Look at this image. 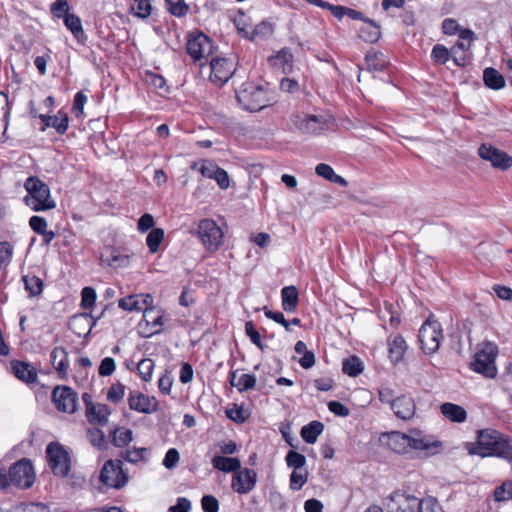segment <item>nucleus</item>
Masks as SVG:
<instances>
[{
    "mask_svg": "<svg viewBox=\"0 0 512 512\" xmlns=\"http://www.w3.org/2000/svg\"><path fill=\"white\" fill-rule=\"evenodd\" d=\"M25 289L28 291L31 297L38 296L42 293L43 282L35 275H25L23 277Z\"/></svg>",
    "mask_w": 512,
    "mask_h": 512,
    "instance_id": "37998d69",
    "label": "nucleus"
},
{
    "mask_svg": "<svg viewBox=\"0 0 512 512\" xmlns=\"http://www.w3.org/2000/svg\"><path fill=\"white\" fill-rule=\"evenodd\" d=\"M497 347L492 343L485 344L475 354L474 361L471 363L472 369L485 377L494 378L497 374L495 358Z\"/></svg>",
    "mask_w": 512,
    "mask_h": 512,
    "instance_id": "0eeeda50",
    "label": "nucleus"
},
{
    "mask_svg": "<svg viewBox=\"0 0 512 512\" xmlns=\"http://www.w3.org/2000/svg\"><path fill=\"white\" fill-rule=\"evenodd\" d=\"M63 18L65 26L68 30L71 31L75 38L79 40L81 37L84 36L82 22L77 15L72 13H66V15Z\"/></svg>",
    "mask_w": 512,
    "mask_h": 512,
    "instance_id": "58836bf2",
    "label": "nucleus"
},
{
    "mask_svg": "<svg viewBox=\"0 0 512 512\" xmlns=\"http://www.w3.org/2000/svg\"><path fill=\"white\" fill-rule=\"evenodd\" d=\"M257 473L250 468L239 469L232 475L231 488L238 494H248L256 486Z\"/></svg>",
    "mask_w": 512,
    "mask_h": 512,
    "instance_id": "ddd939ff",
    "label": "nucleus"
},
{
    "mask_svg": "<svg viewBox=\"0 0 512 512\" xmlns=\"http://www.w3.org/2000/svg\"><path fill=\"white\" fill-rule=\"evenodd\" d=\"M294 123L299 130L309 134L323 130L326 124L324 117L310 114L297 115Z\"/></svg>",
    "mask_w": 512,
    "mask_h": 512,
    "instance_id": "4be33fe9",
    "label": "nucleus"
},
{
    "mask_svg": "<svg viewBox=\"0 0 512 512\" xmlns=\"http://www.w3.org/2000/svg\"><path fill=\"white\" fill-rule=\"evenodd\" d=\"M87 96L82 91H79L74 96V101L72 105V111L76 117L80 118L84 115V106L87 103Z\"/></svg>",
    "mask_w": 512,
    "mask_h": 512,
    "instance_id": "864d4df0",
    "label": "nucleus"
},
{
    "mask_svg": "<svg viewBox=\"0 0 512 512\" xmlns=\"http://www.w3.org/2000/svg\"><path fill=\"white\" fill-rule=\"evenodd\" d=\"M323 430V423L315 420L303 426L300 435L306 443L313 444L317 441L318 436L323 432Z\"/></svg>",
    "mask_w": 512,
    "mask_h": 512,
    "instance_id": "f704fd0d",
    "label": "nucleus"
},
{
    "mask_svg": "<svg viewBox=\"0 0 512 512\" xmlns=\"http://www.w3.org/2000/svg\"><path fill=\"white\" fill-rule=\"evenodd\" d=\"M366 64L371 71H381L388 64L387 57L382 53L375 50H369L365 57Z\"/></svg>",
    "mask_w": 512,
    "mask_h": 512,
    "instance_id": "e433bc0d",
    "label": "nucleus"
},
{
    "mask_svg": "<svg viewBox=\"0 0 512 512\" xmlns=\"http://www.w3.org/2000/svg\"><path fill=\"white\" fill-rule=\"evenodd\" d=\"M195 234L208 252L217 251L223 244L224 233L212 219H201L197 224Z\"/></svg>",
    "mask_w": 512,
    "mask_h": 512,
    "instance_id": "7ed1b4c3",
    "label": "nucleus"
},
{
    "mask_svg": "<svg viewBox=\"0 0 512 512\" xmlns=\"http://www.w3.org/2000/svg\"><path fill=\"white\" fill-rule=\"evenodd\" d=\"M270 64L281 70L283 73L288 74L293 68V55L287 49H282L277 55L269 58Z\"/></svg>",
    "mask_w": 512,
    "mask_h": 512,
    "instance_id": "cd10ccee",
    "label": "nucleus"
},
{
    "mask_svg": "<svg viewBox=\"0 0 512 512\" xmlns=\"http://www.w3.org/2000/svg\"><path fill=\"white\" fill-rule=\"evenodd\" d=\"M394 415L402 421H411L417 411L414 399L407 395L397 396L390 407Z\"/></svg>",
    "mask_w": 512,
    "mask_h": 512,
    "instance_id": "a211bd4d",
    "label": "nucleus"
},
{
    "mask_svg": "<svg viewBox=\"0 0 512 512\" xmlns=\"http://www.w3.org/2000/svg\"><path fill=\"white\" fill-rule=\"evenodd\" d=\"M116 368L115 360L112 357H105L99 366L101 376H110Z\"/></svg>",
    "mask_w": 512,
    "mask_h": 512,
    "instance_id": "69168bd1",
    "label": "nucleus"
},
{
    "mask_svg": "<svg viewBox=\"0 0 512 512\" xmlns=\"http://www.w3.org/2000/svg\"><path fill=\"white\" fill-rule=\"evenodd\" d=\"M389 357L392 362H399L407 349L406 341L401 335H395L388 340Z\"/></svg>",
    "mask_w": 512,
    "mask_h": 512,
    "instance_id": "7c9ffc66",
    "label": "nucleus"
},
{
    "mask_svg": "<svg viewBox=\"0 0 512 512\" xmlns=\"http://www.w3.org/2000/svg\"><path fill=\"white\" fill-rule=\"evenodd\" d=\"M9 477L15 486L31 487L35 481V473L30 460L24 458L14 463L9 469Z\"/></svg>",
    "mask_w": 512,
    "mask_h": 512,
    "instance_id": "9d476101",
    "label": "nucleus"
},
{
    "mask_svg": "<svg viewBox=\"0 0 512 512\" xmlns=\"http://www.w3.org/2000/svg\"><path fill=\"white\" fill-rule=\"evenodd\" d=\"M472 455L481 457H500L512 461L511 440L494 429H483L478 432L477 445L469 449Z\"/></svg>",
    "mask_w": 512,
    "mask_h": 512,
    "instance_id": "f257e3e1",
    "label": "nucleus"
},
{
    "mask_svg": "<svg viewBox=\"0 0 512 512\" xmlns=\"http://www.w3.org/2000/svg\"><path fill=\"white\" fill-rule=\"evenodd\" d=\"M381 441L392 451L399 454H407L410 452L409 435L392 431L390 433L382 434Z\"/></svg>",
    "mask_w": 512,
    "mask_h": 512,
    "instance_id": "6ab92c4d",
    "label": "nucleus"
},
{
    "mask_svg": "<svg viewBox=\"0 0 512 512\" xmlns=\"http://www.w3.org/2000/svg\"><path fill=\"white\" fill-rule=\"evenodd\" d=\"M431 58L437 64H445L452 58L451 49L448 50L444 45L436 44L432 49Z\"/></svg>",
    "mask_w": 512,
    "mask_h": 512,
    "instance_id": "49530a36",
    "label": "nucleus"
},
{
    "mask_svg": "<svg viewBox=\"0 0 512 512\" xmlns=\"http://www.w3.org/2000/svg\"><path fill=\"white\" fill-rule=\"evenodd\" d=\"M282 307L287 312H294L297 309L299 293L295 286H286L281 290Z\"/></svg>",
    "mask_w": 512,
    "mask_h": 512,
    "instance_id": "473e14b6",
    "label": "nucleus"
},
{
    "mask_svg": "<svg viewBox=\"0 0 512 512\" xmlns=\"http://www.w3.org/2000/svg\"><path fill=\"white\" fill-rule=\"evenodd\" d=\"M128 405L131 410L143 414H152L158 409V401L137 390H131L128 395Z\"/></svg>",
    "mask_w": 512,
    "mask_h": 512,
    "instance_id": "dca6fc26",
    "label": "nucleus"
},
{
    "mask_svg": "<svg viewBox=\"0 0 512 512\" xmlns=\"http://www.w3.org/2000/svg\"><path fill=\"white\" fill-rule=\"evenodd\" d=\"M309 472L308 469L292 470L289 479L290 489L293 491L300 490L308 481Z\"/></svg>",
    "mask_w": 512,
    "mask_h": 512,
    "instance_id": "ea45409f",
    "label": "nucleus"
},
{
    "mask_svg": "<svg viewBox=\"0 0 512 512\" xmlns=\"http://www.w3.org/2000/svg\"><path fill=\"white\" fill-rule=\"evenodd\" d=\"M101 263L112 268L125 267L129 263L128 256L121 254L116 248L106 246L103 248L100 255Z\"/></svg>",
    "mask_w": 512,
    "mask_h": 512,
    "instance_id": "5701e85b",
    "label": "nucleus"
},
{
    "mask_svg": "<svg viewBox=\"0 0 512 512\" xmlns=\"http://www.w3.org/2000/svg\"><path fill=\"white\" fill-rule=\"evenodd\" d=\"M286 464L292 470H301L307 468L306 458L303 454L290 450L285 457Z\"/></svg>",
    "mask_w": 512,
    "mask_h": 512,
    "instance_id": "a18cd8bd",
    "label": "nucleus"
},
{
    "mask_svg": "<svg viewBox=\"0 0 512 512\" xmlns=\"http://www.w3.org/2000/svg\"><path fill=\"white\" fill-rule=\"evenodd\" d=\"M420 505L416 496L400 491L391 494L386 504L388 512H418Z\"/></svg>",
    "mask_w": 512,
    "mask_h": 512,
    "instance_id": "9b49d317",
    "label": "nucleus"
},
{
    "mask_svg": "<svg viewBox=\"0 0 512 512\" xmlns=\"http://www.w3.org/2000/svg\"><path fill=\"white\" fill-rule=\"evenodd\" d=\"M111 414L110 408L105 404H95L88 406L87 416L89 422L105 425L108 422V417Z\"/></svg>",
    "mask_w": 512,
    "mask_h": 512,
    "instance_id": "2f4dec72",
    "label": "nucleus"
},
{
    "mask_svg": "<svg viewBox=\"0 0 512 512\" xmlns=\"http://www.w3.org/2000/svg\"><path fill=\"white\" fill-rule=\"evenodd\" d=\"M52 400L56 408L65 413H74L77 409V394L67 386H58L52 392Z\"/></svg>",
    "mask_w": 512,
    "mask_h": 512,
    "instance_id": "4468645a",
    "label": "nucleus"
},
{
    "mask_svg": "<svg viewBox=\"0 0 512 512\" xmlns=\"http://www.w3.org/2000/svg\"><path fill=\"white\" fill-rule=\"evenodd\" d=\"M378 397L381 403L388 404L391 407L397 396H395L393 389L382 387L378 390Z\"/></svg>",
    "mask_w": 512,
    "mask_h": 512,
    "instance_id": "774afa93",
    "label": "nucleus"
},
{
    "mask_svg": "<svg viewBox=\"0 0 512 512\" xmlns=\"http://www.w3.org/2000/svg\"><path fill=\"white\" fill-rule=\"evenodd\" d=\"M442 338L440 323L434 317H428L419 330V341L422 350L426 354L435 353L440 347Z\"/></svg>",
    "mask_w": 512,
    "mask_h": 512,
    "instance_id": "39448f33",
    "label": "nucleus"
},
{
    "mask_svg": "<svg viewBox=\"0 0 512 512\" xmlns=\"http://www.w3.org/2000/svg\"><path fill=\"white\" fill-rule=\"evenodd\" d=\"M24 188L27 191L24 202L33 211H47L56 207L55 201L50 196L48 185L39 178L28 177Z\"/></svg>",
    "mask_w": 512,
    "mask_h": 512,
    "instance_id": "f03ea898",
    "label": "nucleus"
},
{
    "mask_svg": "<svg viewBox=\"0 0 512 512\" xmlns=\"http://www.w3.org/2000/svg\"><path fill=\"white\" fill-rule=\"evenodd\" d=\"M212 466L222 472L235 473L241 468V462L236 457L214 456L211 460Z\"/></svg>",
    "mask_w": 512,
    "mask_h": 512,
    "instance_id": "c756f323",
    "label": "nucleus"
},
{
    "mask_svg": "<svg viewBox=\"0 0 512 512\" xmlns=\"http://www.w3.org/2000/svg\"><path fill=\"white\" fill-rule=\"evenodd\" d=\"M151 4L150 0H134V3L131 7L132 12L135 16L139 18H147L151 14Z\"/></svg>",
    "mask_w": 512,
    "mask_h": 512,
    "instance_id": "09e8293b",
    "label": "nucleus"
},
{
    "mask_svg": "<svg viewBox=\"0 0 512 512\" xmlns=\"http://www.w3.org/2000/svg\"><path fill=\"white\" fill-rule=\"evenodd\" d=\"M478 154L483 160L490 162L494 168L507 170L512 166V157L492 145L482 144Z\"/></svg>",
    "mask_w": 512,
    "mask_h": 512,
    "instance_id": "f8f14e48",
    "label": "nucleus"
},
{
    "mask_svg": "<svg viewBox=\"0 0 512 512\" xmlns=\"http://www.w3.org/2000/svg\"><path fill=\"white\" fill-rule=\"evenodd\" d=\"M238 103L248 111H259L267 105L266 91L253 83H247L236 94Z\"/></svg>",
    "mask_w": 512,
    "mask_h": 512,
    "instance_id": "20e7f679",
    "label": "nucleus"
},
{
    "mask_svg": "<svg viewBox=\"0 0 512 512\" xmlns=\"http://www.w3.org/2000/svg\"><path fill=\"white\" fill-rule=\"evenodd\" d=\"M133 440V433L130 429L116 428L112 432V443L116 447H124Z\"/></svg>",
    "mask_w": 512,
    "mask_h": 512,
    "instance_id": "a19ab883",
    "label": "nucleus"
},
{
    "mask_svg": "<svg viewBox=\"0 0 512 512\" xmlns=\"http://www.w3.org/2000/svg\"><path fill=\"white\" fill-rule=\"evenodd\" d=\"M153 298L150 294H133L119 300L118 306L125 311L143 312L152 306Z\"/></svg>",
    "mask_w": 512,
    "mask_h": 512,
    "instance_id": "aec40b11",
    "label": "nucleus"
},
{
    "mask_svg": "<svg viewBox=\"0 0 512 512\" xmlns=\"http://www.w3.org/2000/svg\"><path fill=\"white\" fill-rule=\"evenodd\" d=\"M476 39L477 37L471 29L465 28L460 30L459 40L451 47L452 60L457 66H465L466 56L464 52L470 49Z\"/></svg>",
    "mask_w": 512,
    "mask_h": 512,
    "instance_id": "2eb2a0df",
    "label": "nucleus"
},
{
    "mask_svg": "<svg viewBox=\"0 0 512 512\" xmlns=\"http://www.w3.org/2000/svg\"><path fill=\"white\" fill-rule=\"evenodd\" d=\"M147 449L146 448H132L129 450H126L122 456L123 458L131 463H137L139 461L144 460L146 456Z\"/></svg>",
    "mask_w": 512,
    "mask_h": 512,
    "instance_id": "5fc2aeb1",
    "label": "nucleus"
},
{
    "mask_svg": "<svg viewBox=\"0 0 512 512\" xmlns=\"http://www.w3.org/2000/svg\"><path fill=\"white\" fill-rule=\"evenodd\" d=\"M153 369L154 361L150 358L142 359L137 365L140 377L146 382L151 380Z\"/></svg>",
    "mask_w": 512,
    "mask_h": 512,
    "instance_id": "8fccbe9b",
    "label": "nucleus"
},
{
    "mask_svg": "<svg viewBox=\"0 0 512 512\" xmlns=\"http://www.w3.org/2000/svg\"><path fill=\"white\" fill-rule=\"evenodd\" d=\"M125 395V386L121 383L113 384L107 393V399L111 402H120Z\"/></svg>",
    "mask_w": 512,
    "mask_h": 512,
    "instance_id": "4d7b16f0",
    "label": "nucleus"
},
{
    "mask_svg": "<svg viewBox=\"0 0 512 512\" xmlns=\"http://www.w3.org/2000/svg\"><path fill=\"white\" fill-rule=\"evenodd\" d=\"M245 332L253 344H255L259 349L264 350V345L261 341L260 333L255 330L252 321L246 322Z\"/></svg>",
    "mask_w": 512,
    "mask_h": 512,
    "instance_id": "13d9d810",
    "label": "nucleus"
},
{
    "mask_svg": "<svg viewBox=\"0 0 512 512\" xmlns=\"http://www.w3.org/2000/svg\"><path fill=\"white\" fill-rule=\"evenodd\" d=\"M230 383L233 387H236L239 392H243L252 389L256 385V377L252 374H240L232 372L230 374Z\"/></svg>",
    "mask_w": 512,
    "mask_h": 512,
    "instance_id": "72a5a7b5",
    "label": "nucleus"
},
{
    "mask_svg": "<svg viewBox=\"0 0 512 512\" xmlns=\"http://www.w3.org/2000/svg\"><path fill=\"white\" fill-rule=\"evenodd\" d=\"M143 322L149 329V335L157 334L162 330L163 315L160 311H155L152 306L147 308L143 313Z\"/></svg>",
    "mask_w": 512,
    "mask_h": 512,
    "instance_id": "c85d7f7f",
    "label": "nucleus"
},
{
    "mask_svg": "<svg viewBox=\"0 0 512 512\" xmlns=\"http://www.w3.org/2000/svg\"><path fill=\"white\" fill-rule=\"evenodd\" d=\"M11 366L13 373L19 380L28 384L37 381V372L30 364L21 361H13Z\"/></svg>",
    "mask_w": 512,
    "mask_h": 512,
    "instance_id": "a878e982",
    "label": "nucleus"
},
{
    "mask_svg": "<svg viewBox=\"0 0 512 512\" xmlns=\"http://www.w3.org/2000/svg\"><path fill=\"white\" fill-rule=\"evenodd\" d=\"M220 167L215 163L209 160H204L201 162L199 172L203 177L211 179L213 175H215L219 171Z\"/></svg>",
    "mask_w": 512,
    "mask_h": 512,
    "instance_id": "052dcab7",
    "label": "nucleus"
},
{
    "mask_svg": "<svg viewBox=\"0 0 512 512\" xmlns=\"http://www.w3.org/2000/svg\"><path fill=\"white\" fill-rule=\"evenodd\" d=\"M179 460H180V454H179L178 450L175 448H171L166 452V455L163 459V465L167 469H172V468L176 467Z\"/></svg>",
    "mask_w": 512,
    "mask_h": 512,
    "instance_id": "e2e57ef3",
    "label": "nucleus"
},
{
    "mask_svg": "<svg viewBox=\"0 0 512 512\" xmlns=\"http://www.w3.org/2000/svg\"><path fill=\"white\" fill-rule=\"evenodd\" d=\"M418 512H444L439 502L433 497H427L421 500Z\"/></svg>",
    "mask_w": 512,
    "mask_h": 512,
    "instance_id": "6e6d98bb",
    "label": "nucleus"
},
{
    "mask_svg": "<svg viewBox=\"0 0 512 512\" xmlns=\"http://www.w3.org/2000/svg\"><path fill=\"white\" fill-rule=\"evenodd\" d=\"M483 81L488 88L494 90L502 89L505 86L504 77L492 67H488L484 70Z\"/></svg>",
    "mask_w": 512,
    "mask_h": 512,
    "instance_id": "c9c22d12",
    "label": "nucleus"
},
{
    "mask_svg": "<svg viewBox=\"0 0 512 512\" xmlns=\"http://www.w3.org/2000/svg\"><path fill=\"white\" fill-rule=\"evenodd\" d=\"M164 230L162 228L152 229L146 238V244L151 253H156L159 250L160 244L164 239Z\"/></svg>",
    "mask_w": 512,
    "mask_h": 512,
    "instance_id": "c03bdc74",
    "label": "nucleus"
},
{
    "mask_svg": "<svg viewBox=\"0 0 512 512\" xmlns=\"http://www.w3.org/2000/svg\"><path fill=\"white\" fill-rule=\"evenodd\" d=\"M48 465L53 474L60 477L68 475L71 468V458L64 446L58 442L50 443L46 448Z\"/></svg>",
    "mask_w": 512,
    "mask_h": 512,
    "instance_id": "423d86ee",
    "label": "nucleus"
},
{
    "mask_svg": "<svg viewBox=\"0 0 512 512\" xmlns=\"http://www.w3.org/2000/svg\"><path fill=\"white\" fill-rule=\"evenodd\" d=\"M39 118L44 123V126L41 128L42 131H45L47 127H53L58 134L62 135L67 131L69 126L68 115L62 111H59L55 116L40 114Z\"/></svg>",
    "mask_w": 512,
    "mask_h": 512,
    "instance_id": "393cba45",
    "label": "nucleus"
},
{
    "mask_svg": "<svg viewBox=\"0 0 512 512\" xmlns=\"http://www.w3.org/2000/svg\"><path fill=\"white\" fill-rule=\"evenodd\" d=\"M96 291L92 287H84L81 292V306L84 309H91L96 302Z\"/></svg>",
    "mask_w": 512,
    "mask_h": 512,
    "instance_id": "3c124183",
    "label": "nucleus"
},
{
    "mask_svg": "<svg viewBox=\"0 0 512 512\" xmlns=\"http://www.w3.org/2000/svg\"><path fill=\"white\" fill-rule=\"evenodd\" d=\"M29 225L31 229L39 235L44 233V231L47 229V221L41 216H32L29 219Z\"/></svg>",
    "mask_w": 512,
    "mask_h": 512,
    "instance_id": "338daca9",
    "label": "nucleus"
},
{
    "mask_svg": "<svg viewBox=\"0 0 512 512\" xmlns=\"http://www.w3.org/2000/svg\"><path fill=\"white\" fill-rule=\"evenodd\" d=\"M494 500L504 502L512 499V481H505L494 490Z\"/></svg>",
    "mask_w": 512,
    "mask_h": 512,
    "instance_id": "de8ad7c7",
    "label": "nucleus"
},
{
    "mask_svg": "<svg viewBox=\"0 0 512 512\" xmlns=\"http://www.w3.org/2000/svg\"><path fill=\"white\" fill-rule=\"evenodd\" d=\"M201 506L204 512H218L219 502L212 495H205L201 499Z\"/></svg>",
    "mask_w": 512,
    "mask_h": 512,
    "instance_id": "680f3d73",
    "label": "nucleus"
},
{
    "mask_svg": "<svg viewBox=\"0 0 512 512\" xmlns=\"http://www.w3.org/2000/svg\"><path fill=\"white\" fill-rule=\"evenodd\" d=\"M364 369L363 362L356 356H350L343 360L342 371L350 377H356Z\"/></svg>",
    "mask_w": 512,
    "mask_h": 512,
    "instance_id": "4c0bfd02",
    "label": "nucleus"
},
{
    "mask_svg": "<svg viewBox=\"0 0 512 512\" xmlns=\"http://www.w3.org/2000/svg\"><path fill=\"white\" fill-rule=\"evenodd\" d=\"M410 452L412 450L425 451L430 455L436 454L442 448V442L432 439L430 436H420L418 432L409 435Z\"/></svg>",
    "mask_w": 512,
    "mask_h": 512,
    "instance_id": "412c9836",
    "label": "nucleus"
},
{
    "mask_svg": "<svg viewBox=\"0 0 512 512\" xmlns=\"http://www.w3.org/2000/svg\"><path fill=\"white\" fill-rule=\"evenodd\" d=\"M440 411L451 422L463 423L467 418L466 410L462 406L451 402L443 403L440 406Z\"/></svg>",
    "mask_w": 512,
    "mask_h": 512,
    "instance_id": "bb28decb",
    "label": "nucleus"
},
{
    "mask_svg": "<svg viewBox=\"0 0 512 512\" xmlns=\"http://www.w3.org/2000/svg\"><path fill=\"white\" fill-rule=\"evenodd\" d=\"M212 48L211 40L202 33L190 38L186 46L188 54L195 62L206 59L211 54Z\"/></svg>",
    "mask_w": 512,
    "mask_h": 512,
    "instance_id": "f3484780",
    "label": "nucleus"
},
{
    "mask_svg": "<svg viewBox=\"0 0 512 512\" xmlns=\"http://www.w3.org/2000/svg\"><path fill=\"white\" fill-rule=\"evenodd\" d=\"M165 2L169 12L174 16L181 17L188 12V6L184 3V0H165Z\"/></svg>",
    "mask_w": 512,
    "mask_h": 512,
    "instance_id": "603ef678",
    "label": "nucleus"
},
{
    "mask_svg": "<svg viewBox=\"0 0 512 512\" xmlns=\"http://www.w3.org/2000/svg\"><path fill=\"white\" fill-rule=\"evenodd\" d=\"M100 480L108 487L119 489L128 482V475L123 471L120 460H109L101 470Z\"/></svg>",
    "mask_w": 512,
    "mask_h": 512,
    "instance_id": "1a4fd4ad",
    "label": "nucleus"
},
{
    "mask_svg": "<svg viewBox=\"0 0 512 512\" xmlns=\"http://www.w3.org/2000/svg\"><path fill=\"white\" fill-rule=\"evenodd\" d=\"M88 438L91 444L99 449L105 444L104 433L98 428L88 430Z\"/></svg>",
    "mask_w": 512,
    "mask_h": 512,
    "instance_id": "0e129e2a",
    "label": "nucleus"
},
{
    "mask_svg": "<svg viewBox=\"0 0 512 512\" xmlns=\"http://www.w3.org/2000/svg\"><path fill=\"white\" fill-rule=\"evenodd\" d=\"M51 364L61 379H66L69 370L68 353L63 347H55L51 354Z\"/></svg>",
    "mask_w": 512,
    "mask_h": 512,
    "instance_id": "b1692460",
    "label": "nucleus"
},
{
    "mask_svg": "<svg viewBox=\"0 0 512 512\" xmlns=\"http://www.w3.org/2000/svg\"><path fill=\"white\" fill-rule=\"evenodd\" d=\"M273 34V26L267 21H263L256 25L250 35L252 41H259L269 38Z\"/></svg>",
    "mask_w": 512,
    "mask_h": 512,
    "instance_id": "79ce46f5",
    "label": "nucleus"
},
{
    "mask_svg": "<svg viewBox=\"0 0 512 512\" xmlns=\"http://www.w3.org/2000/svg\"><path fill=\"white\" fill-rule=\"evenodd\" d=\"M360 36L366 42H376L380 37L379 27L376 25H370L367 28H363L360 31Z\"/></svg>",
    "mask_w": 512,
    "mask_h": 512,
    "instance_id": "bf43d9fd",
    "label": "nucleus"
},
{
    "mask_svg": "<svg viewBox=\"0 0 512 512\" xmlns=\"http://www.w3.org/2000/svg\"><path fill=\"white\" fill-rule=\"evenodd\" d=\"M210 81L218 87L223 86L236 71V63L230 58H213L210 61Z\"/></svg>",
    "mask_w": 512,
    "mask_h": 512,
    "instance_id": "6e6552de",
    "label": "nucleus"
}]
</instances>
